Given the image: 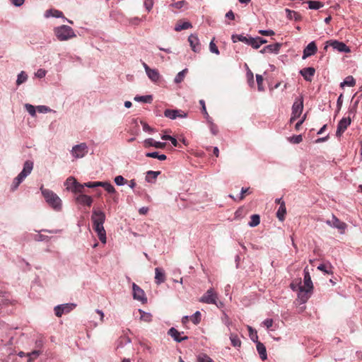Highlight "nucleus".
I'll return each mask as SVG.
<instances>
[{
  "instance_id": "nucleus-42",
  "label": "nucleus",
  "mask_w": 362,
  "mask_h": 362,
  "mask_svg": "<svg viewBox=\"0 0 362 362\" xmlns=\"http://www.w3.org/2000/svg\"><path fill=\"white\" fill-rule=\"evenodd\" d=\"M202 315L199 311H197L191 317L190 320L194 325H198L201 322Z\"/></svg>"
},
{
  "instance_id": "nucleus-36",
  "label": "nucleus",
  "mask_w": 362,
  "mask_h": 362,
  "mask_svg": "<svg viewBox=\"0 0 362 362\" xmlns=\"http://www.w3.org/2000/svg\"><path fill=\"white\" fill-rule=\"evenodd\" d=\"M251 221L249 222V226L250 227H255L258 226L260 223V217L257 214H253L250 217Z\"/></svg>"
},
{
  "instance_id": "nucleus-26",
  "label": "nucleus",
  "mask_w": 362,
  "mask_h": 362,
  "mask_svg": "<svg viewBox=\"0 0 362 362\" xmlns=\"http://www.w3.org/2000/svg\"><path fill=\"white\" fill-rule=\"evenodd\" d=\"M148 77L153 82H157L160 78V74L157 69H151L149 71L146 73Z\"/></svg>"
},
{
  "instance_id": "nucleus-18",
  "label": "nucleus",
  "mask_w": 362,
  "mask_h": 362,
  "mask_svg": "<svg viewBox=\"0 0 362 362\" xmlns=\"http://www.w3.org/2000/svg\"><path fill=\"white\" fill-rule=\"evenodd\" d=\"M76 201L77 203L80 204L88 206H90L93 203V199L91 197L83 194L77 196V197L76 198Z\"/></svg>"
},
{
  "instance_id": "nucleus-8",
  "label": "nucleus",
  "mask_w": 362,
  "mask_h": 362,
  "mask_svg": "<svg viewBox=\"0 0 362 362\" xmlns=\"http://www.w3.org/2000/svg\"><path fill=\"white\" fill-rule=\"evenodd\" d=\"M217 293L213 288H210L201 297L199 301L207 304L217 305Z\"/></svg>"
},
{
  "instance_id": "nucleus-47",
  "label": "nucleus",
  "mask_w": 362,
  "mask_h": 362,
  "mask_svg": "<svg viewBox=\"0 0 362 362\" xmlns=\"http://www.w3.org/2000/svg\"><path fill=\"white\" fill-rule=\"evenodd\" d=\"M317 269L326 274H330L332 273V271L330 270L331 269V266H327L326 264H320L318 267H317Z\"/></svg>"
},
{
  "instance_id": "nucleus-52",
  "label": "nucleus",
  "mask_w": 362,
  "mask_h": 362,
  "mask_svg": "<svg viewBox=\"0 0 362 362\" xmlns=\"http://www.w3.org/2000/svg\"><path fill=\"white\" fill-rule=\"evenodd\" d=\"M25 107L30 115H32L33 117L35 115L36 110L33 105L30 104H25Z\"/></svg>"
},
{
  "instance_id": "nucleus-13",
  "label": "nucleus",
  "mask_w": 362,
  "mask_h": 362,
  "mask_svg": "<svg viewBox=\"0 0 362 362\" xmlns=\"http://www.w3.org/2000/svg\"><path fill=\"white\" fill-rule=\"evenodd\" d=\"M327 44L332 46L334 49L338 50L341 52L349 53L350 52V49L347 47L344 42H339L337 40H329L327 42Z\"/></svg>"
},
{
  "instance_id": "nucleus-33",
  "label": "nucleus",
  "mask_w": 362,
  "mask_h": 362,
  "mask_svg": "<svg viewBox=\"0 0 362 362\" xmlns=\"http://www.w3.org/2000/svg\"><path fill=\"white\" fill-rule=\"evenodd\" d=\"M23 180L24 178H23L20 175L15 177L11 186V190L15 191L20 185V184L23 181Z\"/></svg>"
},
{
  "instance_id": "nucleus-55",
  "label": "nucleus",
  "mask_w": 362,
  "mask_h": 362,
  "mask_svg": "<svg viewBox=\"0 0 362 362\" xmlns=\"http://www.w3.org/2000/svg\"><path fill=\"white\" fill-rule=\"evenodd\" d=\"M153 0H144V4L148 11H150L153 6Z\"/></svg>"
},
{
  "instance_id": "nucleus-1",
  "label": "nucleus",
  "mask_w": 362,
  "mask_h": 362,
  "mask_svg": "<svg viewBox=\"0 0 362 362\" xmlns=\"http://www.w3.org/2000/svg\"><path fill=\"white\" fill-rule=\"evenodd\" d=\"M93 228L97 233L99 240L103 243H106V232L103 227L105 221V214L101 210L93 209L91 215Z\"/></svg>"
},
{
  "instance_id": "nucleus-3",
  "label": "nucleus",
  "mask_w": 362,
  "mask_h": 362,
  "mask_svg": "<svg viewBox=\"0 0 362 362\" xmlns=\"http://www.w3.org/2000/svg\"><path fill=\"white\" fill-rule=\"evenodd\" d=\"M86 185L87 187L93 188L96 187H103L108 193L111 194L112 200L117 203L118 202V194L117 193L115 187L112 185L107 182H86Z\"/></svg>"
},
{
  "instance_id": "nucleus-34",
  "label": "nucleus",
  "mask_w": 362,
  "mask_h": 362,
  "mask_svg": "<svg viewBox=\"0 0 362 362\" xmlns=\"http://www.w3.org/2000/svg\"><path fill=\"white\" fill-rule=\"evenodd\" d=\"M187 72H188L187 69H185L182 71H180L175 78V83H181L184 80Z\"/></svg>"
},
{
  "instance_id": "nucleus-44",
  "label": "nucleus",
  "mask_w": 362,
  "mask_h": 362,
  "mask_svg": "<svg viewBox=\"0 0 362 362\" xmlns=\"http://www.w3.org/2000/svg\"><path fill=\"white\" fill-rule=\"evenodd\" d=\"M256 80L257 83L258 90L259 91H263L264 90L263 86V77L259 74H257Z\"/></svg>"
},
{
  "instance_id": "nucleus-11",
  "label": "nucleus",
  "mask_w": 362,
  "mask_h": 362,
  "mask_svg": "<svg viewBox=\"0 0 362 362\" xmlns=\"http://www.w3.org/2000/svg\"><path fill=\"white\" fill-rule=\"evenodd\" d=\"M133 288V297L134 299L138 300L141 301V303H144L147 301V298L146 297L145 293L139 286H137L136 284H133L132 285Z\"/></svg>"
},
{
  "instance_id": "nucleus-37",
  "label": "nucleus",
  "mask_w": 362,
  "mask_h": 362,
  "mask_svg": "<svg viewBox=\"0 0 362 362\" xmlns=\"http://www.w3.org/2000/svg\"><path fill=\"white\" fill-rule=\"evenodd\" d=\"M146 156L148 157V158H158L160 160H165L167 158L165 155H164V154L159 155L158 152L147 153L146 154Z\"/></svg>"
},
{
  "instance_id": "nucleus-49",
  "label": "nucleus",
  "mask_w": 362,
  "mask_h": 362,
  "mask_svg": "<svg viewBox=\"0 0 362 362\" xmlns=\"http://www.w3.org/2000/svg\"><path fill=\"white\" fill-rule=\"evenodd\" d=\"M248 45L252 46L254 49H258L260 47L259 42L256 37H250V40H249Z\"/></svg>"
},
{
  "instance_id": "nucleus-14",
  "label": "nucleus",
  "mask_w": 362,
  "mask_h": 362,
  "mask_svg": "<svg viewBox=\"0 0 362 362\" xmlns=\"http://www.w3.org/2000/svg\"><path fill=\"white\" fill-rule=\"evenodd\" d=\"M164 115L172 119H175L177 117H185L186 114L183 113L181 110H170L167 109L164 112Z\"/></svg>"
},
{
  "instance_id": "nucleus-23",
  "label": "nucleus",
  "mask_w": 362,
  "mask_h": 362,
  "mask_svg": "<svg viewBox=\"0 0 362 362\" xmlns=\"http://www.w3.org/2000/svg\"><path fill=\"white\" fill-rule=\"evenodd\" d=\"M257 350L259 354V357L262 361H264L267 358V351L265 346L259 341H257Z\"/></svg>"
},
{
  "instance_id": "nucleus-61",
  "label": "nucleus",
  "mask_w": 362,
  "mask_h": 362,
  "mask_svg": "<svg viewBox=\"0 0 362 362\" xmlns=\"http://www.w3.org/2000/svg\"><path fill=\"white\" fill-rule=\"evenodd\" d=\"M25 0H11L12 4L16 6H21L24 4Z\"/></svg>"
},
{
  "instance_id": "nucleus-43",
  "label": "nucleus",
  "mask_w": 362,
  "mask_h": 362,
  "mask_svg": "<svg viewBox=\"0 0 362 362\" xmlns=\"http://www.w3.org/2000/svg\"><path fill=\"white\" fill-rule=\"evenodd\" d=\"M198 362H214L209 356L205 354H200L197 357Z\"/></svg>"
},
{
  "instance_id": "nucleus-58",
  "label": "nucleus",
  "mask_w": 362,
  "mask_h": 362,
  "mask_svg": "<svg viewBox=\"0 0 362 362\" xmlns=\"http://www.w3.org/2000/svg\"><path fill=\"white\" fill-rule=\"evenodd\" d=\"M141 124L143 126V129L145 132H152L153 129L146 122L141 121Z\"/></svg>"
},
{
  "instance_id": "nucleus-60",
  "label": "nucleus",
  "mask_w": 362,
  "mask_h": 362,
  "mask_svg": "<svg viewBox=\"0 0 362 362\" xmlns=\"http://www.w3.org/2000/svg\"><path fill=\"white\" fill-rule=\"evenodd\" d=\"M46 71L42 69H40L37 70V73L35 74L36 76L38 78H42L45 76Z\"/></svg>"
},
{
  "instance_id": "nucleus-54",
  "label": "nucleus",
  "mask_w": 362,
  "mask_h": 362,
  "mask_svg": "<svg viewBox=\"0 0 362 362\" xmlns=\"http://www.w3.org/2000/svg\"><path fill=\"white\" fill-rule=\"evenodd\" d=\"M127 182V181L122 175L116 176L115 178V182L117 185H123Z\"/></svg>"
},
{
  "instance_id": "nucleus-38",
  "label": "nucleus",
  "mask_w": 362,
  "mask_h": 362,
  "mask_svg": "<svg viewBox=\"0 0 362 362\" xmlns=\"http://www.w3.org/2000/svg\"><path fill=\"white\" fill-rule=\"evenodd\" d=\"M139 312L141 314L140 318L141 320L146 322H150L152 320V315L150 313H146L141 309L139 310Z\"/></svg>"
},
{
  "instance_id": "nucleus-46",
  "label": "nucleus",
  "mask_w": 362,
  "mask_h": 362,
  "mask_svg": "<svg viewBox=\"0 0 362 362\" xmlns=\"http://www.w3.org/2000/svg\"><path fill=\"white\" fill-rule=\"evenodd\" d=\"M251 193H252V191L250 187H247V188L243 187L241 189V194H240V196L239 197L238 201L243 200L245 194H250Z\"/></svg>"
},
{
  "instance_id": "nucleus-35",
  "label": "nucleus",
  "mask_w": 362,
  "mask_h": 362,
  "mask_svg": "<svg viewBox=\"0 0 362 362\" xmlns=\"http://www.w3.org/2000/svg\"><path fill=\"white\" fill-rule=\"evenodd\" d=\"M308 7L310 9H315L317 10L322 7H323L324 4L320 1H308Z\"/></svg>"
},
{
  "instance_id": "nucleus-9",
  "label": "nucleus",
  "mask_w": 362,
  "mask_h": 362,
  "mask_svg": "<svg viewBox=\"0 0 362 362\" xmlns=\"http://www.w3.org/2000/svg\"><path fill=\"white\" fill-rule=\"evenodd\" d=\"M76 305L74 303H66L57 305L54 308V313L57 317H62L64 313H68L76 308Z\"/></svg>"
},
{
  "instance_id": "nucleus-50",
  "label": "nucleus",
  "mask_w": 362,
  "mask_h": 362,
  "mask_svg": "<svg viewBox=\"0 0 362 362\" xmlns=\"http://www.w3.org/2000/svg\"><path fill=\"white\" fill-rule=\"evenodd\" d=\"M84 187H87L86 185V183L82 185V184H80L79 182H77L76 185L75 189H74L73 192H74V193H82L83 192Z\"/></svg>"
},
{
  "instance_id": "nucleus-32",
  "label": "nucleus",
  "mask_w": 362,
  "mask_h": 362,
  "mask_svg": "<svg viewBox=\"0 0 362 362\" xmlns=\"http://www.w3.org/2000/svg\"><path fill=\"white\" fill-rule=\"evenodd\" d=\"M281 47V44L276 42L275 44L267 45V49H268V53L277 54L279 52Z\"/></svg>"
},
{
  "instance_id": "nucleus-27",
  "label": "nucleus",
  "mask_w": 362,
  "mask_h": 362,
  "mask_svg": "<svg viewBox=\"0 0 362 362\" xmlns=\"http://www.w3.org/2000/svg\"><path fill=\"white\" fill-rule=\"evenodd\" d=\"M76 183H77V181L74 177H69L66 180L65 185H66L67 189L71 190L72 192H74L75 187L76 185Z\"/></svg>"
},
{
  "instance_id": "nucleus-63",
  "label": "nucleus",
  "mask_w": 362,
  "mask_h": 362,
  "mask_svg": "<svg viewBox=\"0 0 362 362\" xmlns=\"http://www.w3.org/2000/svg\"><path fill=\"white\" fill-rule=\"evenodd\" d=\"M264 324L267 328H269L273 325V320L272 319H267L264 321Z\"/></svg>"
},
{
  "instance_id": "nucleus-16",
  "label": "nucleus",
  "mask_w": 362,
  "mask_h": 362,
  "mask_svg": "<svg viewBox=\"0 0 362 362\" xmlns=\"http://www.w3.org/2000/svg\"><path fill=\"white\" fill-rule=\"evenodd\" d=\"M317 50V46L315 42H310L307 47L304 49L303 59H306L316 53Z\"/></svg>"
},
{
  "instance_id": "nucleus-19",
  "label": "nucleus",
  "mask_w": 362,
  "mask_h": 362,
  "mask_svg": "<svg viewBox=\"0 0 362 362\" xmlns=\"http://www.w3.org/2000/svg\"><path fill=\"white\" fill-rule=\"evenodd\" d=\"M144 146L146 148H148L149 146H154L157 148H164L166 146V144L163 143V142L156 141L153 139L149 138V139H146L144 141Z\"/></svg>"
},
{
  "instance_id": "nucleus-5",
  "label": "nucleus",
  "mask_w": 362,
  "mask_h": 362,
  "mask_svg": "<svg viewBox=\"0 0 362 362\" xmlns=\"http://www.w3.org/2000/svg\"><path fill=\"white\" fill-rule=\"evenodd\" d=\"M303 110V98L300 97L296 100L292 106V113L291 117L290 119V122H293L297 118H298Z\"/></svg>"
},
{
  "instance_id": "nucleus-22",
  "label": "nucleus",
  "mask_w": 362,
  "mask_h": 362,
  "mask_svg": "<svg viewBox=\"0 0 362 362\" xmlns=\"http://www.w3.org/2000/svg\"><path fill=\"white\" fill-rule=\"evenodd\" d=\"M155 281L157 284L163 283L165 281V274L164 271L159 267L155 269Z\"/></svg>"
},
{
  "instance_id": "nucleus-30",
  "label": "nucleus",
  "mask_w": 362,
  "mask_h": 362,
  "mask_svg": "<svg viewBox=\"0 0 362 362\" xmlns=\"http://www.w3.org/2000/svg\"><path fill=\"white\" fill-rule=\"evenodd\" d=\"M230 340L234 347H240L241 341L236 334L231 333L230 335Z\"/></svg>"
},
{
  "instance_id": "nucleus-62",
  "label": "nucleus",
  "mask_w": 362,
  "mask_h": 362,
  "mask_svg": "<svg viewBox=\"0 0 362 362\" xmlns=\"http://www.w3.org/2000/svg\"><path fill=\"white\" fill-rule=\"evenodd\" d=\"M247 75L249 82L254 84L253 73L250 70H249Z\"/></svg>"
},
{
  "instance_id": "nucleus-48",
  "label": "nucleus",
  "mask_w": 362,
  "mask_h": 362,
  "mask_svg": "<svg viewBox=\"0 0 362 362\" xmlns=\"http://www.w3.org/2000/svg\"><path fill=\"white\" fill-rule=\"evenodd\" d=\"M288 140L291 143L299 144L303 141V137L301 135H296L288 138Z\"/></svg>"
},
{
  "instance_id": "nucleus-40",
  "label": "nucleus",
  "mask_w": 362,
  "mask_h": 362,
  "mask_svg": "<svg viewBox=\"0 0 362 362\" xmlns=\"http://www.w3.org/2000/svg\"><path fill=\"white\" fill-rule=\"evenodd\" d=\"M134 100L139 102L151 103L153 100L151 95L136 96Z\"/></svg>"
},
{
  "instance_id": "nucleus-31",
  "label": "nucleus",
  "mask_w": 362,
  "mask_h": 362,
  "mask_svg": "<svg viewBox=\"0 0 362 362\" xmlns=\"http://www.w3.org/2000/svg\"><path fill=\"white\" fill-rule=\"evenodd\" d=\"M250 37H247L245 36H243L242 35H232V40L233 42H237L238 41H240L243 42H245L248 45L249 40H250Z\"/></svg>"
},
{
  "instance_id": "nucleus-7",
  "label": "nucleus",
  "mask_w": 362,
  "mask_h": 362,
  "mask_svg": "<svg viewBox=\"0 0 362 362\" xmlns=\"http://www.w3.org/2000/svg\"><path fill=\"white\" fill-rule=\"evenodd\" d=\"M88 148L86 144L81 143L80 144L73 146L71 153L73 157H74L75 158H81L88 153Z\"/></svg>"
},
{
  "instance_id": "nucleus-28",
  "label": "nucleus",
  "mask_w": 362,
  "mask_h": 362,
  "mask_svg": "<svg viewBox=\"0 0 362 362\" xmlns=\"http://www.w3.org/2000/svg\"><path fill=\"white\" fill-rule=\"evenodd\" d=\"M192 28V24L189 22H181L178 21L175 25V31H181Z\"/></svg>"
},
{
  "instance_id": "nucleus-20",
  "label": "nucleus",
  "mask_w": 362,
  "mask_h": 362,
  "mask_svg": "<svg viewBox=\"0 0 362 362\" xmlns=\"http://www.w3.org/2000/svg\"><path fill=\"white\" fill-rule=\"evenodd\" d=\"M33 168V163L30 160H27L25 162L23 165V170L19 173V175L25 178L29 174H30Z\"/></svg>"
},
{
  "instance_id": "nucleus-10",
  "label": "nucleus",
  "mask_w": 362,
  "mask_h": 362,
  "mask_svg": "<svg viewBox=\"0 0 362 362\" xmlns=\"http://www.w3.org/2000/svg\"><path fill=\"white\" fill-rule=\"evenodd\" d=\"M313 282L308 271L304 270V285L299 286L300 293L305 292L306 293L310 292L313 289Z\"/></svg>"
},
{
  "instance_id": "nucleus-21",
  "label": "nucleus",
  "mask_w": 362,
  "mask_h": 362,
  "mask_svg": "<svg viewBox=\"0 0 362 362\" xmlns=\"http://www.w3.org/2000/svg\"><path fill=\"white\" fill-rule=\"evenodd\" d=\"M168 334L174 339L175 341L177 342H181L184 340L187 339V337H180V332H178L175 328L172 327L168 330Z\"/></svg>"
},
{
  "instance_id": "nucleus-15",
  "label": "nucleus",
  "mask_w": 362,
  "mask_h": 362,
  "mask_svg": "<svg viewBox=\"0 0 362 362\" xmlns=\"http://www.w3.org/2000/svg\"><path fill=\"white\" fill-rule=\"evenodd\" d=\"M188 41L192 47V49L194 52H199L201 50V46L199 43V40L197 35H190L188 37Z\"/></svg>"
},
{
  "instance_id": "nucleus-64",
  "label": "nucleus",
  "mask_w": 362,
  "mask_h": 362,
  "mask_svg": "<svg viewBox=\"0 0 362 362\" xmlns=\"http://www.w3.org/2000/svg\"><path fill=\"white\" fill-rule=\"evenodd\" d=\"M52 16L56 17V18H59V17H62L63 16V13L62 11H58V10H54L52 11Z\"/></svg>"
},
{
  "instance_id": "nucleus-2",
  "label": "nucleus",
  "mask_w": 362,
  "mask_h": 362,
  "mask_svg": "<svg viewBox=\"0 0 362 362\" xmlns=\"http://www.w3.org/2000/svg\"><path fill=\"white\" fill-rule=\"evenodd\" d=\"M42 194L48 204L52 206L54 210H59L61 209V199L52 191L47 189L41 188Z\"/></svg>"
},
{
  "instance_id": "nucleus-45",
  "label": "nucleus",
  "mask_w": 362,
  "mask_h": 362,
  "mask_svg": "<svg viewBox=\"0 0 362 362\" xmlns=\"http://www.w3.org/2000/svg\"><path fill=\"white\" fill-rule=\"evenodd\" d=\"M39 355H40V351H33L30 353H28V361L32 362L35 358H37L39 356Z\"/></svg>"
},
{
  "instance_id": "nucleus-12",
  "label": "nucleus",
  "mask_w": 362,
  "mask_h": 362,
  "mask_svg": "<svg viewBox=\"0 0 362 362\" xmlns=\"http://www.w3.org/2000/svg\"><path fill=\"white\" fill-rule=\"evenodd\" d=\"M351 122V119L350 116L342 118L338 124L336 135L340 136L350 125Z\"/></svg>"
},
{
  "instance_id": "nucleus-4",
  "label": "nucleus",
  "mask_w": 362,
  "mask_h": 362,
  "mask_svg": "<svg viewBox=\"0 0 362 362\" xmlns=\"http://www.w3.org/2000/svg\"><path fill=\"white\" fill-rule=\"evenodd\" d=\"M54 32L57 39L60 41L68 40L76 37L73 29L65 25L55 28Z\"/></svg>"
},
{
  "instance_id": "nucleus-29",
  "label": "nucleus",
  "mask_w": 362,
  "mask_h": 362,
  "mask_svg": "<svg viewBox=\"0 0 362 362\" xmlns=\"http://www.w3.org/2000/svg\"><path fill=\"white\" fill-rule=\"evenodd\" d=\"M160 174V171L149 170L147 172V174L146 176V180L148 182H151L153 180H155L157 178L158 175Z\"/></svg>"
},
{
  "instance_id": "nucleus-53",
  "label": "nucleus",
  "mask_w": 362,
  "mask_h": 362,
  "mask_svg": "<svg viewBox=\"0 0 362 362\" xmlns=\"http://www.w3.org/2000/svg\"><path fill=\"white\" fill-rule=\"evenodd\" d=\"M214 38L211 41V42L209 44L210 51L213 53L218 54H219L218 49L217 46L215 45V43L214 42Z\"/></svg>"
},
{
  "instance_id": "nucleus-39",
  "label": "nucleus",
  "mask_w": 362,
  "mask_h": 362,
  "mask_svg": "<svg viewBox=\"0 0 362 362\" xmlns=\"http://www.w3.org/2000/svg\"><path fill=\"white\" fill-rule=\"evenodd\" d=\"M356 83V81H355V79L354 78L353 76H347L343 83H341V86H354Z\"/></svg>"
},
{
  "instance_id": "nucleus-25",
  "label": "nucleus",
  "mask_w": 362,
  "mask_h": 362,
  "mask_svg": "<svg viewBox=\"0 0 362 362\" xmlns=\"http://www.w3.org/2000/svg\"><path fill=\"white\" fill-rule=\"evenodd\" d=\"M286 214V208L285 202H281V206L276 212V217L279 221H283L285 219V215Z\"/></svg>"
},
{
  "instance_id": "nucleus-56",
  "label": "nucleus",
  "mask_w": 362,
  "mask_h": 362,
  "mask_svg": "<svg viewBox=\"0 0 362 362\" xmlns=\"http://www.w3.org/2000/svg\"><path fill=\"white\" fill-rule=\"evenodd\" d=\"M36 108L37 110L41 113H46L51 111L50 108L45 105H39Z\"/></svg>"
},
{
  "instance_id": "nucleus-51",
  "label": "nucleus",
  "mask_w": 362,
  "mask_h": 362,
  "mask_svg": "<svg viewBox=\"0 0 362 362\" xmlns=\"http://www.w3.org/2000/svg\"><path fill=\"white\" fill-rule=\"evenodd\" d=\"M186 4H187V2L185 1H184V0H182V1H177V2L173 3V4H171L170 5V6H171L173 8H175L180 9L182 7H183L184 6H185Z\"/></svg>"
},
{
  "instance_id": "nucleus-57",
  "label": "nucleus",
  "mask_w": 362,
  "mask_h": 362,
  "mask_svg": "<svg viewBox=\"0 0 362 362\" xmlns=\"http://www.w3.org/2000/svg\"><path fill=\"white\" fill-rule=\"evenodd\" d=\"M209 127H210V130H211V133L214 135L217 134V133L218 132V127L215 124L212 123L210 121H209Z\"/></svg>"
},
{
  "instance_id": "nucleus-6",
  "label": "nucleus",
  "mask_w": 362,
  "mask_h": 362,
  "mask_svg": "<svg viewBox=\"0 0 362 362\" xmlns=\"http://www.w3.org/2000/svg\"><path fill=\"white\" fill-rule=\"evenodd\" d=\"M326 223L331 227L337 228L341 234H344L347 228V224L339 220L333 214L332 216V219L327 220Z\"/></svg>"
},
{
  "instance_id": "nucleus-17",
  "label": "nucleus",
  "mask_w": 362,
  "mask_h": 362,
  "mask_svg": "<svg viewBox=\"0 0 362 362\" xmlns=\"http://www.w3.org/2000/svg\"><path fill=\"white\" fill-rule=\"evenodd\" d=\"M315 73V69L313 67H307L301 69L300 74L303 76L304 79L307 81H311Z\"/></svg>"
},
{
  "instance_id": "nucleus-59",
  "label": "nucleus",
  "mask_w": 362,
  "mask_h": 362,
  "mask_svg": "<svg viewBox=\"0 0 362 362\" xmlns=\"http://www.w3.org/2000/svg\"><path fill=\"white\" fill-rule=\"evenodd\" d=\"M259 33H260L262 35H265V36H271V35H274V32L272 30H261L259 31Z\"/></svg>"
},
{
  "instance_id": "nucleus-41",
  "label": "nucleus",
  "mask_w": 362,
  "mask_h": 362,
  "mask_svg": "<svg viewBox=\"0 0 362 362\" xmlns=\"http://www.w3.org/2000/svg\"><path fill=\"white\" fill-rule=\"evenodd\" d=\"M27 79H28V75L24 71H21L18 75L16 84L18 86H19V85L22 84L23 83L25 82Z\"/></svg>"
},
{
  "instance_id": "nucleus-24",
  "label": "nucleus",
  "mask_w": 362,
  "mask_h": 362,
  "mask_svg": "<svg viewBox=\"0 0 362 362\" xmlns=\"http://www.w3.org/2000/svg\"><path fill=\"white\" fill-rule=\"evenodd\" d=\"M285 11L286 13V17L290 20L294 19L295 21H298L302 19L301 15L296 11H291L288 8H286Z\"/></svg>"
}]
</instances>
